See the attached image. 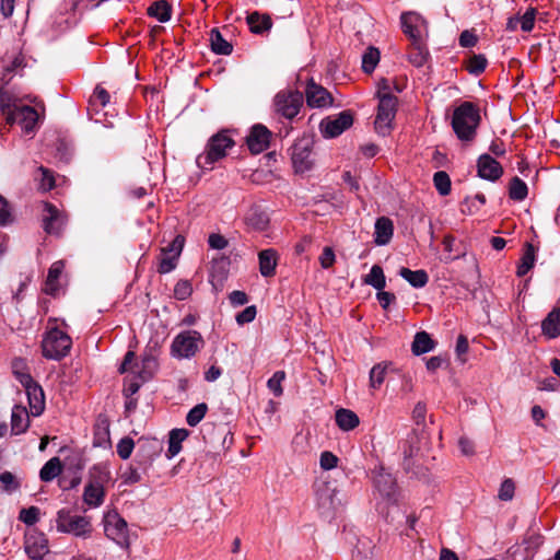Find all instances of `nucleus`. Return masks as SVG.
Wrapping results in <instances>:
<instances>
[{
	"label": "nucleus",
	"mask_w": 560,
	"mask_h": 560,
	"mask_svg": "<svg viewBox=\"0 0 560 560\" xmlns=\"http://www.w3.org/2000/svg\"><path fill=\"white\" fill-rule=\"evenodd\" d=\"M374 487L380 495L376 509L382 515L387 516L388 509L398 502L396 479L381 467L374 471Z\"/></svg>",
	"instance_id": "5"
},
{
	"label": "nucleus",
	"mask_w": 560,
	"mask_h": 560,
	"mask_svg": "<svg viewBox=\"0 0 560 560\" xmlns=\"http://www.w3.org/2000/svg\"><path fill=\"white\" fill-rule=\"evenodd\" d=\"M72 346L71 337L58 327L49 328L42 341L43 355L50 360L65 358Z\"/></svg>",
	"instance_id": "6"
},
{
	"label": "nucleus",
	"mask_w": 560,
	"mask_h": 560,
	"mask_svg": "<svg viewBox=\"0 0 560 560\" xmlns=\"http://www.w3.org/2000/svg\"><path fill=\"white\" fill-rule=\"evenodd\" d=\"M515 483L511 478H505L499 488L498 498L501 501H511L514 498Z\"/></svg>",
	"instance_id": "51"
},
{
	"label": "nucleus",
	"mask_w": 560,
	"mask_h": 560,
	"mask_svg": "<svg viewBox=\"0 0 560 560\" xmlns=\"http://www.w3.org/2000/svg\"><path fill=\"white\" fill-rule=\"evenodd\" d=\"M535 264V249L532 244L526 245V249L521 258V261L517 266L516 275L518 277H524Z\"/></svg>",
	"instance_id": "42"
},
{
	"label": "nucleus",
	"mask_w": 560,
	"mask_h": 560,
	"mask_svg": "<svg viewBox=\"0 0 560 560\" xmlns=\"http://www.w3.org/2000/svg\"><path fill=\"white\" fill-rule=\"evenodd\" d=\"M477 40V36L470 31H464L459 35V45L465 48L475 46Z\"/></svg>",
	"instance_id": "64"
},
{
	"label": "nucleus",
	"mask_w": 560,
	"mask_h": 560,
	"mask_svg": "<svg viewBox=\"0 0 560 560\" xmlns=\"http://www.w3.org/2000/svg\"><path fill=\"white\" fill-rule=\"evenodd\" d=\"M285 380L284 371H277L268 380L267 387L276 396L280 397L283 394L282 382Z\"/></svg>",
	"instance_id": "48"
},
{
	"label": "nucleus",
	"mask_w": 560,
	"mask_h": 560,
	"mask_svg": "<svg viewBox=\"0 0 560 560\" xmlns=\"http://www.w3.org/2000/svg\"><path fill=\"white\" fill-rule=\"evenodd\" d=\"M24 551L32 560H43L49 552V541L47 536L36 528L30 529L25 534Z\"/></svg>",
	"instance_id": "12"
},
{
	"label": "nucleus",
	"mask_w": 560,
	"mask_h": 560,
	"mask_svg": "<svg viewBox=\"0 0 560 560\" xmlns=\"http://www.w3.org/2000/svg\"><path fill=\"white\" fill-rule=\"evenodd\" d=\"M338 457L331 452L325 451L320 454L319 464L324 470H330L337 466Z\"/></svg>",
	"instance_id": "60"
},
{
	"label": "nucleus",
	"mask_w": 560,
	"mask_h": 560,
	"mask_svg": "<svg viewBox=\"0 0 560 560\" xmlns=\"http://www.w3.org/2000/svg\"><path fill=\"white\" fill-rule=\"evenodd\" d=\"M270 138L271 132L269 129L261 124H257L250 128L246 137V143L252 153L259 154L268 149Z\"/></svg>",
	"instance_id": "16"
},
{
	"label": "nucleus",
	"mask_w": 560,
	"mask_h": 560,
	"mask_svg": "<svg viewBox=\"0 0 560 560\" xmlns=\"http://www.w3.org/2000/svg\"><path fill=\"white\" fill-rule=\"evenodd\" d=\"M38 171L42 174V177L39 179V188L44 191L52 189L55 186V178L52 173L44 166H39Z\"/></svg>",
	"instance_id": "56"
},
{
	"label": "nucleus",
	"mask_w": 560,
	"mask_h": 560,
	"mask_svg": "<svg viewBox=\"0 0 560 560\" xmlns=\"http://www.w3.org/2000/svg\"><path fill=\"white\" fill-rule=\"evenodd\" d=\"M380 61V51L374 47L368 48L362 56V69L365 73L374 71L375 67Z\"/></svg>",
	"instance_id": "43"
},
{
	"label": "nucleus",
	"mask_w": 560,
	"mask_h": 560,
	"mask_svg": "<svg viewBox=\"0 0 560 560\" xmlns=\"http://www.w3.org/2000/svg\"><path fill=\"white\" fill-rule=\"evenodd\" d=\"M210 45L213 52L217 55H230L233 50V46L224 39L219 30L213 28L210 32Z\"/></svg>",
	"instance_id": "35"
},
{
	"label": "nucleus",
	"mask_w": 560,
	"mask_h": 560,
	"mask_svg": "<svg viewBox=\"0 0 560 560\" xmlns=\"http://www.w3.org/2000/svg\"><path fill=\"white\" fill-rule=\"evenodd\" d=\"M208 244L212 249H224L228 246V240L218 233H212L208 237Z\"/></svg>",
	"instance_id": "61"
},
{
	"label": "nucleus",
	"mask_w": 560,
	"mask_h": 560,
	"mask_svg": "<svg viewBox=\"0 0 560 560\" xmlns=\"http://www.w3.org/2000/svg\"><path fill=\"white\" fill-rule=\"evenodd\" d=\"M338 490L329 481H320L315 485V497L319 509L323 511L336 510L340 504L337 499Z\"/></svg>",
	"instance_id": "15"
},
{
	"label": "nucleus",
	"mask_w": 560,
	"mask_h": 560,
	"mask_svg": "<svg viewBox=\"0 0 560 560\" xmlns=\"http://www.w3.org/2000/svg\"><path fill=\"white\" fill-rule=\"evenodd\" d=\"M247 24L252 33L262 34L269 31L272 26V22L269 15L259 14L254 12L247 16Z\"/></svg>",
	"instance_id": "33"
},
{
	"label": "nucleus",
	"mask_w": 560,
	"mask_h": 560,
	"mask_svg": "<svg viewBox=\"0 0 560 560\" xmlns=\"http://www.w3.org/2000/svg\"><path fill=\"white\" fill-rule=\"evenodd\" d=\"M303 105V94L299 91H280L275 96V107L277 113L287 119H293Z\"/></svg>",
	"instance_id": "10"
},
{
	"label": "nucleus",
	"mask_w": 560,
	"mask_h": 560,
	"mask_svg": "<svg viewBox=\"0 0 560 560\" xmlns=\"http://www.w3.org/2000/svg\"><path fill=\"white\" fill-rule=\"evenodd\" d=\"M479 122V109L472 103L464 102L454 109L452 127L462 141H470L475 138Z\"/></svg>",
	"instance_id": "2"
},
{
	"label": "nucleus",
	"mask_w": 560,
	"mask_h": 560,
	"mask_svg": "<svg viewBox=\"0 0 560 560\" xmlns=\"http://www.w3.org/2000/svg\"><path fill=\"white\" fill-rule=\"evenodd\" d=\"M335 420L339 429L342 431H351L360 423L358 415L354 411L345 408H340L336 411Z\"/></svg>",
	"instance_id": "29"
},
{
	"label": "nucleus",
	"mask_w": 560,
	"mask_h": 560,
	"mask_svg": "<svg viewBox=\"0 0 560 560\" xmlns=\"http://www.w3.org/2000/svg\"><path fill=\"white\" fill-rule=\"evenodd\" d=\"M306 102L310 107L324 108L332 105V96L319 84L311 80L306 86Z\"/></svg>",
	"instance_id": "17"
},
{
	"label": "nucleus",
	"mask_w": 560,
	"mask_h": 560,
	"mask_svg": "<svg viewBox=\"0 0 560 560\" xmlns=\"http://www.w3.org/2000/svg\"><path fill=\"white\" fill-rule=\"evenodd\" d=\"M103 527L105 536L124 550L130 548L128 524L117 511L104 513Z\"/></svg>",
	"instance_id": "7"
},
{
	"label": "nucleus",
	"mask_w": 560,
	"mask_h": 560,
	"mask_svg": "<svg viewBox=\"0 0 560 560\" xmlns=\"http://www.w3.org/2000/svg\"><path fill=\"white\" fill-rule=\"evenodd\" d=\"M394 233V225L390 219L381 217L374 226V243L378 246L387 245Z\"/></svg>",
	"instance_id": "24"
},
{
	"label": "nucleus",
	"mask_w": 560,
	"mask_h": 560,
	"mask_svg": "<svg viewBox=\"0 0 560 560\" xmlns=\"http://www.w3.org/2000/svg\"><path fill=\"white\" fill-rule=\"evenodd\" d=\"M400 448L404 454V468L409 471L410 470V459L418 453L419 451V436L416 431H411L408 433L406 440L400 444Z\"/></svg>",
	"instance_id": "28"
},
{
	"label": "nucleus",
	"mask_w": 560,
	"mask_h": 560,
	"mask_svg": "<svg viewBox=\"0 0 560 560\" xmlns=\"http://www.w3.org/2000/svg\"><path fill=\"white\" fill-rule=\"evenodd\" d=\"M390 363L381 362L375 364L370 371V387L377 389L382 386L387 375Z\"/></svg>",
	"instance_id": "39"
},
{
	"label": "nucleus",
	"mask_w": 560,
	"mask_h": 560,
	"mask_svg": "<svg viewBox=\"0 0 560 560\" xmlns=\"http://www.w3.org/2000/svg\"><path fill=\"white\" fill-rule=\"evenodd\" d=\"M398 273L413 288H423L429 281L428 273L422 269L411 270L409 268L402 267Z\"/></svg>",
	"instance_id": "34"
},
{
	"label": "nucleus",
	"mask_w": 560,
	"mask_h": 560,
	"mask_svg": "<svg viewBox=\"0 0 560 560\" xmlns=\"http://www.w3.org/2000/svg\"><path fill=\"white\" fill-rule=\"evenodd\" d=\"M434 341L425 331H419L415 335L411 350L415 355L428 353L434 349Z\"/></svg>",
	"instance_id": "32"
},
{
	"label": "nucleus",
	"mask_w": 560,
	"mask_h": 560,
	"mask_svg": "<svg viewBox=\"0 0 560 560\" xmlns=\"http://www.w3.org/2000/svg\"><path fill=\"white\" fill-rule=\"evenodd\" d=\"M363 281L377 291L383 290L386 285V278L382 267L378 265H373L370 272L364 277Z\"/></svg>",
	"instance_id": "38"
},
{
	"label": "nucleus",
	"mask_w": 560,
	"mask_h": 560,
	"mask_svg": "<svg viewBox=\"0 0 560 560\" xmlns=\"http://www.w3.org/2000/svg\"><path fill=\"white\" fill-rule=\"evenodd\" d=\"M110 471L106 465L97 464L92 467L90 470V480L88 481L91 485L105 487L106 483L110 481Z\"/></svg>",
	"instance_id": "37"
},
{
	"label": "nucleus",
	"mask_w": 560,
	"mask_h": 560,
	"mask_svg": "<svg viewBox=\"0 0 560 560\" xmlns=\"http://www.w3.org/2000/svg\"><path fill=\"white\" fill-rule=\"evenodd\" d=\"M12 373L23 387L34 382L23 359L18 358L12 361Z\"/></svg>",
	"instance_id": "40"
},
{
	"label": "nucleus",
	"mask_w": 560,
	"mask_h": 560,
	"mask_svg": "<svg viewBox=\"0 0 560 560\" xmlns=\"http://www.w3.org/2000/svg\"><path fill=\"white\" fill-rule=\"evenodd\" d=\"M400 22L402 32L412 39L413 43H418L421 38L424 20L417 13L407 12L401 14Z\"/></svg>",
	"instance_id": "20"
},
{
	"label": "nucleus",
	"mask_w": 560,
	"mask_h": 560,
	"mask_svg": "<svg viewBox=\"0 0 560 560\" xmlns=\"http://www.w3.org/2000/svg\"><path fill=\"white\" fill-rule=\"evenodd\" d=\"M528 194L526 183L520 177L515 176L511 179L509 186V196L512 200L523 201Z\"/></svg>",
	"instance_id": "41"
},
{
	"label": "nucleus",
	"mask_w": 560,
	"mask_h": 560,
	"mask_svg": "<svg viewBox=\"0 0 560 560\" xmlns=\"http://www.w3.org/2000/svg\"><path fill=\"white\" fill-rule=\"evenodd\" d=\"M135 448L133 440L130 438L121 439L116 446L117 454L121 459H128Z\"/></svg>",
	"instance_id": "55"
},
{
	"label": "nucleus",
	"mask_w": 560,
	"mask_h": 560,
	"mask_svg": "<svg viewBox=\"0 0 560 560\" xmlns=\"http://www.w3.org/2000/svg\"><path fill=\"white\" fill-rule=\"evenodd\" d=\"M397 97L385 93L380 96L377 114L374 121L375 130L381 136H387L393 128V120L397 110Z\"/></svg>",
	"instance_id": "9"
},
{
	"label": "nucleus",
	"mask_w": 560,
	"mask_h": 560,
	"mask_svg": "<svg viewBox=\"0 0 560 560\" xmlns=\"http://www.w3.org/2000/svg\"><path fill=\"white\" fill-rule=\"evenodd\" d=\"M0 66L2 68L1 88L4 90L3 86L9 84L12 78L25 67L24 56L22 54L7 56L0 61Z\"/></svg>",
	"instance_id": "19"
},
{
	"label": "nucleus",
	"mask_w": 560,
	"mask_h": 560,
	"mask_svg": "<svg viewBox=\"0 0 560 560\" xmlns=\"http://www.w3.org/2000/svg\"><path fill=\"white\" fill-rule=\"evenodd\" d=\"M19 520L27 526H33L39 521V509L30 506L20 511Z\"/></svg>",
	"instance_id": "50"
},
{
	"label": "nucleus",
	"mask_w": 560,
	"mask_h": 560,
	"mask_svg": "<svg viewBox=\"0 0 560 560\" xmlns=\"http://www.w3.org/2000/svg\"><path fill=\"white\" fill-rule=\"evenodd\" d=\"M207 411H208L207 404L201 402V404L196 405L188 411V413L186 416L187 424L190 427H196L205 418Z\"/></svg>",
	"instance_id": "46"
},
{
	"label": "nucleus",
	"mask_w": 560,
	"mask_h": 560,
	"mask_svg": "<svg viewBox=\"0 0 560 560\" xmlns=\"http://www.w3.org/2000/svg\"><path fill=\"white\" fill-rule=\"evenodd\" d=\"M203 343L200 332L185 330L173 339L171 354L176 359H190L203 347Z\"/></svg>",
	"instance_id": "8"
},
{
	"label": "nucleus",
	"mask_w": 560,
	"mask_h": 560,
	"mask_svg": "<svg viewBox=\"0 0 560 560\" xmlns=\"http://www.w3.org/2000/svg\"><path fill=\"white\" fill-rule=\"evenodd\" d=\"M478 175L487 180L495 182L502 174L501 164L489 154H481L477 162Z\"/></svg>",
	"instance_id": "18"
},
{
	"label": "nucleus",
	"mask_w": 560,
	"mask_h": 560,
	"mask_svg": "<svg viewBox=\"0 0 560 560\" xmlns=\"http://www.w3.org/2000/svg\"><path fill=\"white\" fill-rule=\"evenodd\" d=\"M105 495L104 488L88 482L83 490L82 500L89 509H97L104 503Z\"/></svg>",
	"instance_id": "26"
},
{
	"label": "nucleus",
	"mask_w": 560,
	"mask_h": 560,
	"mask_svg": "<svg viewBox=\"0 0 560 560\" xmlns=\"http://www.w3.org/2000/svg\"><path fill=\"white\" fill-rule=\"evenodd\" d=\"M43 228L46 233L58 235L67 223V215L50 202H44Z\"/></svg>",
	"instance_id": "14"
},
{
	"label": "nucleus",
	"mask_w": 560,
	"mask_h": 560,
	"mask_svg": "<svg viewBox=\"0 0 560 560\" xmlns=\"http://www.w3.org/2000/svg\"><path fill=\"white\" fill-rule=\"evenodd\" d=\"M63 269H65V264L62 260H57L50 266V268L48 270L47 279L45 282V288H44L45 293H47L49 295H56L59 292V289H60L59 278H60Z\"/></svg>",
	"instance_id": "27"
},
{
	"label": "nucleus",
	"mask_w": 560,
	"mask_h": 560,
	"mask_svg": "<svg viewBox=\"0 0 560 560\" xmlns=\"http://www.w3.org/2000/svg\"><path fill=\"white\" fill-rule=\"evenodd\" d=\"M544 544V537L535 532L527 533L523 539V545L528 555H534Z\"/></svg>",
	"instance_id": "47"
},
{
	"label": "nucleus",
	"mask_w": 560,
	"mask_h": 560,
	"mask_svg": "<svg viewBox=\"0 0 560 560\" xmlns=\"http://www.w3.org/2000/svg\"><path fill=\"white\" fill-rule=\"evenodd\" d=\"M259 272L262 277L275 276L278 265V253L273 248L262 249L258 253Z\"/></svg>",
	"instance_id": "22"
},
{
	"label": "nucleus",
	"mask_w": 560,
	"mask_h": 560,
	"mask_svg": "<svg viewBox=\"0 0 560 560\" xmlns=\"http://www.w3.org/2000/svg\"><path fill=\"white\" fill-rule=\"evenodd\" d=\"M192 293V285L188 280H179L174 287V298L178 301L187 300Z\"/></svg>",
	"instance_id": "52"
},
{
	"label": "nucleus",
	"mask_w": 560,
	"mask_h": 560,
	"mask_svg": "<svg viewBox=\"0 0 560 560\" xmlns=\"http://www.w3.org/2000/svg\"><path fill=\"white\" fill-rule=\"evenodd\" d=\"M234 144V140L225 130L213 135L208 140L205 151L196 159L198 167L202 170H212L218 161L226 156L228 150L233 148Z\"/></svg>",
	"instance_id": "3"
},
{
	"label": "nucleus",
	"mask_w": 560,
	"mask_h": 560,
	"mask_svg": "<svg viewBox=\"0 0 560 560\" xmlns=\"http://www.w3.org/2000/svg\"><path fill=\"white\" fill-rule=\"evenodd\" d=\"M487 63L483 55H475L469 59L467 69L469 73L478 75L485 71Z\"/></svg>",
	"instance_id": "54"
},
{
	"label": "nucleus",
	"mask_w": 560,
	"mask_h": 560,
	"mask_svg": "<svg viewBox=\"0 0 560 560\" xmlns=\"http://www.w3.org/2000/svg\"><path fill=\"white\" fill-rule=\"evenodd\" d=\"M56 529L58 533L74 537L88 538L92 534L91 517L74 514L70 509L63 508L56 513Z\"/></svg>",
	"instance_id": "4"
},
{
	"label": "nucleus",
	"mask_w": 560,
	"mask_h": 560,
	"mask_svg": "<svg viewBox=\"0 0 560 560\" xmlns=\"http://www.w3.org/2000/svg\"><path fill=\"white\" fill-rule=\"evenodd\" d=\"M189 432L186 429H173L168 436V447L166 457L172 459L182 451V443L188 438Z\"/></svg>",
	"instance_id": "30"
},
{
	"label": "nucleus",
	"mask_w": 560,
	"mask_h": 560,
	"mask_svg": "<svg viewBox=\"0 0 560 560\" xmlns=\"http://www.w3.org/2000/svg\"><path fill=\"white\" fill-rule=\"evenodd\" d=\"M184 236L177 235L166 247L162 248V252H167L168 254L179 258L182 250L184 248Z\"/></svg>",
	"instance_id": "58"
},
{
	"label": "nucleus",
	"mask_w": 560,
	"mask_h": 560,
	"mask_svg": "<svg viewBox=\"0 0 560 560\" xmlns=\"http://www.w3.org/2000/svg\"><path fill=\"white\" fill-rule=\"evenodd\" d=\"M434 187L441 196H447L451 192V178L444 171H439L433 175Z\"/></svg>",
	"instance_id": "44"
},
{
	"label": "nucleus",
	"mask_w": 560,
	"mask_h": 560,
	"mask_svg": "<svg viewBox=\"0 0 560 560\" xmlns=\"http://www.w3.org/2000/svg\"><path fill=\"white\" fill-rule=\"evenodd\" d=\"M0 109L7 124L19 125L24 136L32 138L35 135L39 120L37 110L2 88H0Z\"/></svg>",
	"instance_id": "1"
},
{
	"label": "nucleus",
	"mask_w": 560,
	"mask_h": 560,
	"mask_svg": "<svg viewBox=\"0 0 560 560\" xmlns=\"http://www.w3.org/2000/svg\"><path fill=\"white\" fill-rule=\"evenodd\" d=\"M30 427V416L25 407L15 405L11 412V433L19 435L25 433Z\"/></svg>",
	"instance_id": "25"
},
{
	"label": "nucleus",
	"mask_w": 560,
	"mask_h": 560,
	"mask_svg": "<svg viewBox=\"0 0 560 560\" xmlns=\"http://www.w3.org/2000/svg\"><path fill=\"white\" fill-rule=\"evenodd\" d=\"M353 124V116L349 110H343L335 116L324 118L319 124V129L324 138L331 139L340 136Z\"/></svg>",
	"instance_id": "11"
},
{
	"label": "nucleus",
	"mask_w": 560,
	"mask_h": 560,
	"mask_svg": "<svg viewBox=\"0 0 560 560\" xmlns=\"http://www.w3.org/2000/svg\"><path fill=\"white\" fill-rule=\"evenodd\" d=\"M229 300L233 306H242L248 302L247 294L240 290L232 291L229 295Z\"/></svg>",
	"instance_id": "63"
},
{
	"label": "nucleus",
	"mask_w": 560,
	"mask_h": 560,
	"mask_svg": "<svg viewBox=\"0 0 560 560\" xmlns=\"http://www.w3.org/2000/svg\"><path fill=\"white\" fill-rule=\"evenodd\" d=\"M0 482L2 490L8 493L14 492L20 487V483L16 480L15 476L10 471H3L0 474Z\"/></svg>",
	"instance_id": "53"
},
{
	"label": "nucleus",
	"mask_w": 560,
	"mask_h": 560,
	"mask_svg": "<svg viewBox=\"0 0 560 560\" xmlns=\"http://www.w3.org/2000/svg\"><path fill=\"white\" fill-rule=\"evenodd\" d=\"M109 93L104 88L96 86L93 95L90 98L89 110L95 109L97 107H105L109 103Z\"/></svg>",
	"instance_id": "45"
},
{
	"label": "nucleus",
	"mask_w": 560,
	"mask_h": 560,
	"mask_svg": "<svg viewBox=\"0 0 560 560\" xmlns=\"http://www.w3.org/2000/svg\"><path fill=\"white\" fill-rule=\"evenodd\" d=\"M62 471V465L59 457H52L42 467L39 478L44 482H49L58 477Z\"/></svg>",
	"instance_id": "36"
},
{
	"label": "nucleus",
	"mask_w": 560,
	"mask_h": 560,
	"mask_svg": "<svg viewBox=\"0 0 560 560\" xmlns=\"http://www.w3.org/2000/svg\"><path fill=\"white\" fill-rule=\"evenodd\" d=\"M541 334L548 340L560 336V307L551 310L542 319Z\"/></svg>",
	"instance_id": "23"
},
{
	"label": "nucleus",
	"mask_w": 560,
	"mask_h": 560,
	"mask_svg": "<svg viewBox=\"0 0 560 560\" xmlns=\"http://www.w3.org/2000/svg\"><path fill=\"white\" fill-rule=\"evenodd\" d=\"M13 220L9 201L0 195V226L11 223Z\"/></svg>",
	"instance_id": "57"
},
{
	"label": "nucleus",
	"mask_w": 560,
	"mask_h": 560,
	"mask_svg": "<svg viewBox=\"0 0 560 560\" xmlns=\"http://www.w3.org/2000/svg\"><path fill=\"white\" fill-rule=\"evenodd\" d=\"M24 389L27 395L31 413L34 417H38L45 408V397L42 387L34 381L24 386Z\"/></svg>",
	"instance_id": "21"
},
{
	"label": "nucleus",
	"mask_w": 560,
	"mask_h": 560,
	"mask_svg": "<svg viewBox=\"0 0 560 560\" xmlns=\"http://www.w3.org/2000/svg\"><path fill=\"white\" fill-rule=\"evenodd\" d=\"M335 259V253L330 247H325L319 256V262L324 269L330 268L334 265Z\"/></svg>",
	"instance_id": "62"
},
{
	"label": "nucleus",
	"mask_w": 560,
	"mask_h": 560,
	"mask_svg": "<svg viewBox=\"0 0 560 560\" xmlns=\"http://www.w3.org/2000/svg\"><path fill=\"white\" fill-rule=\"evenodd\" d=\"M256 314H257L256 306H254V305L247 306L246 308H244L242 312H240L236 315V323L238 325H245V324L252 323L255 319Z\"/></svg>",
	"instance_id": "59"
},
{
	"label": "nucleus",
	"mask_w": 560,
	"mask_h": 560,
	"mask_svg": "<svg viewBox=\"0 0 560 560\" xmlns=\"http://www.w3.org/2000/svg\"><path fill=\"white\" fill-rule=\"evenodd\" d=\"M178 258L168 254L167 252L161 250L160 262L158 267V271L160 273H168L173 271L177 266Z\"/></svg>",
	"instance_id": "49"
},
{
	"label": "nucleus",
	"mask_w": 560,
	"mask_h": 560,
	"mask_svg": "<svg viewBox=\"0 0 560 560\" xmlns=\"http://www.w3.org/2000/svg\"><path fill=\"white\" fill-rule=\"evenodd\" d=\"M147 13L160 23L168 22L172 18V8L166 0H158L151 3Z\"/></svg>",
	"instance_id": "31"
},
{
	"label": "nucleus",
	"mask_w": 560,
	"mask_h": 560,
	"mask_svg": "<svg viewBox=\"0 0 560 560\" xmlns=\"http://www.w3.org/2000/svg\"><path fill=\"white\" fill-rule=\"evenodd\" d=\"M312 140L302 138L294 142L291 148V160L296 173L310 171L313 165Z\"/></svg>",
	"instance_id": "13"
}]
</instances>
